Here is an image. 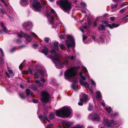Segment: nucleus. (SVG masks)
Instances as JSON below:
<instances>
[{
    "mask_svg": "<svg viewBox=\"0 0 128 128\" xmlns=\"http://www.w3.org/2000/svg\"><path fill=\"white\" fill-rule=\"evenodd\" d=\"M51 57L54 63L55 64L56 67L59 69L63 68L64 66L68 65L69 62V60H73L75 57L73 56H70L67 54H65L64 56V60L63 62H61L59 59L60 56L58 55H56L54 50H52L51 52Z\"/></svg>",
    "mask_w": 128,
    "mask_h": 128,
    "instance_id": "1",
    "label": "nucleus"
},
{
    "mask_svg": "<svg viewBox=\"0 0 128 128\" xmlns=\"http://www.w3.org/2000/svg\"><path fill=\"white\" fill-rule=\"evenodd\" d=\"M79 66H74L66 70L64 73L65 78L68 79L72 78L77 74L76 70L80 68Z\"/></svg>",
    "mask_w": 128,
    "mask_h": 128,
    "instance_id": "2",
    "label": "nucleus"
},
{
    "mask_svg": "<svg viewBox=\"0 0 128 128\" xmlns=\"http://www.w3.org/2000/svg\"><path fill=\"white\" fill-rule=\"evenodd\" d=\"M71 114V110L67 107H64L56 112V116L62 118L68 117Z\"/></svg>",
    "mask_w": 128,
    "mask_h": 128,
    "instance_id": "3",
    "label": "nucleus"
},
{
    "mask_svg": "<svg viewBox=\"0 0 128 128\" xmlns=\"http://www.w3.org/2000/svg\"><path fill=\"white\" fill-rule=\"evenodd\" d=\"M56 3L64 12L70 11L71 9V5L67 0H61L60 1H56Z\"/></svg>",
    "mask_w": 128,
    "mask_h": 128,
    "instance_id": "4",
    "label": "nucleus"
},
{
    "mask_svg": "<svg viewBox=\"0 0 128 128\" xmlns=\"http://www.w3.org/2000/svg\"><path fill=\"white\" fill-rule=\"evenodd\" d=\"M102 24H100L98 26V29L100 30H103L105 28V27L108 25V27L111 28H113L118 27L119 24H115L113 23L112 24H108L106 21H103L102 22Z\"/></svg>",
    "mask_w": 128,
    "mask_h": 128,
    "instance_id": "5",
    "label": "nucleus"
},
{
    "mask_svg": "<svg viewBox=\"0 0 128 128\" xmlns=\"http://www.w3.org/2000/svg\"><path fill=\"white\" fill-rule=\"evenodd\" d=\"M67 38L68 41H66V44L68 48L74 46L75 45V42L74 39L72 36L69 35H67Z\"/></svg>",
    "mask_w": 128,
    "mask_h": 128,
    "instance_id": "6",
    "label": "nucleus"
},
{
    "mask_svg": "<svg viewBox=\"0 0 128 128\" xmlns=\"http://www.w3.org/2000/svg\"><path fill=\"white\" fill-rule=\"evenodd\" d=\"M41 99L44 103L48 102L50 98V96L46 91H42L41 93Z\"/></svg>",
    "mask_w": 128,
    "mask_h": 128,
    "instance_id": "7",
    "label": "nucleus"
},
{
    "mask_svg": "<svg viewBox=\"0 0 128 128\" xmlns=\"http://www.w3.org/2000/svg\"><path fill=\"white\" fill-rule=\"evenodd\" d=\"M103 123L108 127H112L113 126L112 125L116 124L117 123V122L113 120H111L110 122L106 118H104Z\"/></svg>",
    "mask_w": 128,
    "mask_h": 128,
    "instance_id": "8",
    "label": "nucleus"
},
{
    "mask_svg": "<svg viewBox=\"0 0 128 128\" xmlns=\"http://www.w3.org/2000/svg\"><path fill=\"white\" fill-rule=\"evenodd\" d=\"M20 34H18V35L19 37L22 38L24 36L26 39V42L28 43L30 42L32 40V38L27 34L23 33L22 31H20Z\"/></svg>",
    "mask_w": 128,
    "mask_h": 128,
    "instance_id": "9",
    "label": "nucleus"
},
{
    "mask_svg": "<svg viewBox=\"0 0 128 128\" xmlns=\"http://www.w3.org/2000/svg\"><path fill=\"white\" fill-rule=\"evenodd\" d=\"M32 6L36 11H39L41 10L42 6L39 2L34 1L32 4Z\"/></svg>",
    "mask_w": 128,
    "mask_h": 128,
    "instance_id": "10",
    "label": "nucleus"
},
{
    "mask_svg": "<svg viewBox=\"0 0 128 128\" xmlns=\"http://www.w3.org/2000/svg\"><path fill=\"white\" fill-rule=\"evenodd\" d=\"M80 84L82 86H84L85 87H88V90L92 94L93 93L92 89V88H90L89 87V84H88L86 82H84L82 80H80Z\"/></svg>",
    "mask_w": 128,
    "mask_h": 128,
    "instance_id": "11",
    "label": "nucleus"
},
{
    "mask_svg": "<svg viewBox=\"0 0 128 128\" xmlns=\"http://www.w3.org/2000/svg\"><path fill=\"white\" fill-rule=\"evenodd\" d=\"M32 26V23L31 22L29 21L24 22L23 25V28L27 30L30 29L31 28Z\"/></svg>",
    "mask_w": 128,
    "mask_h": 128,
    "instance_id": "12",
    "label": "nucleus"
},
{
    "mask_svg": "<svg viewBox=\"0 0 128 128\" xmlns=\"http://www.w3.org/2000/svg\"><path fill=\"white\" fill-rule=\"evenodd\" d=\"M88 118L90 119L94 120L99 121L100 119L99 116L98 114H90Z\"/></svg>",
    "mask_w": 128,
    "mask_h": 128,
    "instance_id": "13",
    "label": "nucleus"
},
{
    "mask_svg": "<svg viewBox=\"0 0 128 128\" xmlns=\"http://www.w3.org/2000/svg\"><path fill=\"white\" fill-rule=\"evenodd\" d=\"M82 96H83L84 99L82 98H80V101L78 103V104L80 106H82L83 105V103L82 102L83 101H84L85 102H86L88 99V96L86 94H83Z\"/></svg>",
    "mask_w": 128,
    "mask_h": 128,
    "instance_id": "14",
    "label": "nucleus"
},
{
    "mask_svg": "<svg viewBox=\"0 0 128 128\" xmlns=\"http://www.w3.org/2000/svg\"><path fill=\"white\" fill-rule=\"evenodd\" d=\"M37 72L39 74H40L42 77L46 76V70L44 68H40L37 70Z\"/></svg>",
    "mask_w": 128,
    "mask_h": 128,
    "instance_id": "15",
    "label": "nucleus"
},
{
    "mask_svg": "<svg viewBox=\"0 0 128 128\" xmlns=\"http://www.w3.org/2000/svg\"><path fill=\"white\" fill-rule=\"evenodd\" d=\"M58 44V42H55L54 43L53 46H54V47L56 48H55V50H54L55 51V52L56 53V55H57L56 54V53L59 52V48H57ZM52 51V50L51 51V52H50V56H49V57H48L49 58H51V52Z\"/></svg>",
    "mask_w": 128,
    "mask_h": 128,
    "instance_id": "16",
    "label": "nucleus"
},
{
    "mask_svg": "<svg viewBox=\"0 0 128 128\" xmlns=\"http://www.w3.org/2000/svg\"><path fill=\"white\" fill-rule=\"evenodd\" d=\"M26 92L27 96H30V97H33L34 95L32 92L28 89L26 90Z\"/></svg>",
    "mask_w": 128,
    "mask_h": 128,
    "instance_id": "17",
    "label": "nucleus"
},
{
    "mask_svg": "<svg viewBox=\"0 0 128 128\" xmlns=\"http://www.w3.org/2000/svg\"><path fill=\"white\" fill-rule=\"evenodd\" d=\"M63 124L68 128H69L70 126L72 124V123L71 122L67 121L64 122Z\"/></svg>",
    "mask_w": 128,
    "mask_h": 128,
    "instance_id": "18",
    "label": "nucleus"
},
{
    "mask_svg": "<svg viewBox=\"0 0 128 128\" xmlns=\"http://www.w3.org/2000/svg\"><path fill=\"white\" fill-rule=\"evenodd\" d=\"M96 98L98 101H100L99 100L101 98L100 92L99 91L96 92Z\"/></svg>",
    "mask_w": 128,
    "mask_h": 128,
    "instance_id": "19",
    "label": "nucleus"
},
{
    "mask_svg": "<svg viewBox=\"0 0 128 128\" xmlns=\"http://www.w3.org/2000/svg\"><path fill=\"white\" fill-rule=\"evenodd\" d=\"M1 26L2 27L3 30L4 32L7 33L8 32L6 28L4 26V24L2 22H1Z\"/></svg>",
    "mask_w": 128,
    "mask_h": 128,
    "instance_id": "20",
    "label": "nucleus"
},
{
    "mask_svg": "<svg viewBox=\"0 0 128 128\" xmlns=\"http://www.w3.org/2000/svg\"><path fill=\"white\" fill-rule=\"evenodd\" d=\"M42 52L46 56L48 53V50L47 47L45 46L44 48L42 49Z\"/></svg>",
    "mask_w": 128,
    "mask_h": 128,
    "instance_id": "21",
    "label": "nucleus"
},
{
    "mask_svg": "<svg viewBox=\"0 0 128 128\" xmlns=\"http://www.w3.org/2000/svg\"><path fill=\"white\" fill-rule=\"evenodd\" d=\"M50 17L52 19V20H48V22H49L50 24H53L54 23V22H56L54 20V17L52 15H50Z\"/></svg>",
    "mask_w": 128,
    "mask_h": 128,
    "instance_id": "22",
    "label": "nucleus"
},
{
    "mask_svg": "<svg viewBox=\"0 0 128 128\" xmlns=\"http://www.w3.org/2000/svg\"><path fill=\"white\" fill-rule=\"evenodd\" d=\"M29 88H30L33 89L34 90H36L38 88L37 86L33 84L30 86Z\"/></svg>",
    "mask_w": 128,
    "mask_h": 128,
    "instance_id": "23",
    "label": "nucleus"
},
{
    "mask_svg": "<svg viewBox=\"0 0 128 128\" xmlns=\"http://www.w3.org/2000/svg\"><path fill=\"white\" fill-rule=\"evenodd\" d=\"M28 3L27 0H21L20 4L22 6H25Z\"/></svg>",
    "mask_w": 128,
    "mask_h": 128,
    "instance_id": "24",
    "label": "nucleus"
},
{
    "mask_svg": "<svg viewBox=\"0 0 128 128\" xmlns=\"http://www.w3.org/2000/svg\"><path fill=\"white\" fill-rule=\"evenodd\" d=\"M86 28L87 26H82L80 27V29L82 32L84 33V30L86 29Z\"/></svg>",
    "mask_w": 128,
    "mask_h": 128,
    "instance_id": "25",
    "label": "nucleus"
},
{
    "mask_svg": "<svg viewBox=\"0 0 128 128\" xmlns=\"http://www.w3.org/2000/svg\"><path fill=\"white\" fill-rule=\"evenodd\" d=\"M79 76L81 78L84 80H85L86 79V76H83V73L82 72H80L79 74Z\"/></svg>",
    "mask_w": 128,
    "mask_h": 128,
    "instance_id": "26",
    "label": "nucleus"
},
{
    "mask_svg": "<svg viewBox=\"0 0 128 128\" xmlns=\"http://www.w3.org/2000/svg\"><path fill=\"white\" fill-rule=\"evenodd\" d=\"M84 128V126L82 125L78 124L76 126L70 128Z\"/></svg>",
    "mask_w": 128,
    "mask_h": 128,
    "instance_id": "27",
    "label": "nucleus"
},
{
    "mask_svg": "<svg viewBox=\"0 0 128 128\" xmlns=\"http://www.w3.org/2000/svg\"><path fill=\"white\" fill-rule=\"evenodd\" d=\"M104 108L108 113H110L111 111V108L110 106L105 107Z\"/></svg>",
    "mask_w": 128,
    "mask_h": 128,
    "instance_id": "28",
    "label": "nucleus"
},
{
    "mask_svg": "<svg viewBox=\"0 0 128 128\" xmlns=\"http://www.w3.org/2000/svg\"><path fill=\"white\" fill-rule=\"evenodd\" d=\"M78 82V80H76V81L75 82V83L74 82L72 83V88L74 90H75L76 89V85L75 84H77Z\"/></svg>",
    "mask_w": 128,
    "mask_h": 128,
    "instance_id": "29",
    "label": "nucleus"
},
{
    "mask_svg": "<svg viewBox=\"0 0 128 128\" xmlns=\"http://www.w3.org/2000/svg\"><path fill=\"white\" fill-rule=\"evenodd\" d=\"M99 39L100 40L99 41V42H102V44H104V43L105 42L104 38L103 36L100 37L99 38Z\"/></svg>",
    "mask_w": 128,
    "mask_h": 128,
    "instance_id": "30",
    "label": "nucleus"
},
{
    "mask_svg": "<svg viewBox=\"0 0 128 128\" xmlns=\"http://www.w3.org/2000/svg\"><path fill=\"white\" fill-rule=\"evenodd\" d=\"M87 38V37L86 36H85L84 35H83V42L87 44L88 43H89L90 42L89 41L86 42V41H85V40Z\"/></svg>",
    "mask_w": 128,
    "mask_h": 128,
    "instance_id": "31",
    "label": "nucleus"
},
{
    "mask_svg": "<svg viewBox=\"0 0 128 128\" xmlns=\"http://www.w3.org/2000/svg\"><path fill=\"white\" fill-rule=\"evenodd\" d=\"M7 68L8 69V72L10 74H12L13 75L14 74V73H13L12 70L9 67H8Z\"/></svg>",
    "mask_w": 128,
    "mask_h": 128,
    "instance_id": "32",
    "label": "nucleus"
},
{
    "mask_svg": "<svg viewBox=\"0 0 128 128\" xmlns=\"http://www.w3.org/2000/svg\"><path fill=\"white\" fill-rule=\"evenodd\" d=\"M50 12L52 14L54 15L55 16H57V15L55 11L53 9H52L51 10Z\"/></svg>",
    "mask_w": 128,
    "mask_h": 128,
    "instance_id": "33",
    "label": "nucleus"
},
{
    "mask_svg": "<svg viewBox=\"0 0 128 128\" xmlns=\"http://www.w3.org/2000/svg\"><path fill=\"white\" fill-rule=\"evenodd\" d=\"M43 121L45 123V120H46L48 121V122H49L50 121L47 118V117L46 116H44V118H43Z\"/></svg>",
    "mask_w": 128,
    "mask_h": 128,
    "instance_id": "34",
    "label": "nucleus"
},
{
    "mask_svg": "<svg viewBox=\"0 0 128 128\" xmlns=\"http://www.w3.org/2000/svg\"><path fill=\"white\" fill-rule=\"evenodd\" d=\"M90 38V40L88 41L90 42H90L92 40L93 41H95V37L93 36H91Z\"/></svg>",
    "mask_w": 128,
    "mask_h": 128,
    "instance_id": "35",
    "label": "nucleus"
},
{
    "mask_svg": "<svg viewBox=\"0 0 128 128\" xmlns=\"http://www.w3.org/2000/svg\"><path fill=\"white\" fill-rule=\"evenodd\" d=\"M59 46L60 48L62 50H64L65 48V47L64 44H60Z\"/></svg>",
    "mask_w": 128,
    "mask_h": 128,
    "instance_id": "36",
    "label": "nucleus"
},
{
    "mask_svg": "<svg viewBox=\"0 0 128 128\" xmlns=\"http://www.w3.org/2000/svg\"><path fill=\"white\" fill-rule=\"evenodd\" d=\"M49 118L51 119H53L54 118V114L53 113H51L49 116Z\"/></svg>",
    "mask_w": 128,
    "mask_h": 128,
    "instance_id": "37",
    "label": "nucleus"
},
{
    "mask_svg": "<svg viewBox=\"0 0 128 128\" xmlns=\"http://www.w3.org/2000/svg\"><path fill=\"white\" fill-rule=\"evenodd\" d=\"M91 83L92 85L94 86V87H96V83L92 79H90Z\"/></svg>",
    "mask_w": 128,
    "mask_h": 128,
    "instance_id": "38",
    "label": "nucleus"
},
{
    "mask_svg": "<svg viewBox=\"0 0 128 128\" xmlns=\"http://www.w3.org/2000/svg\"><path fill=\"white\" fill-rule=\"evenodd\" d=\"M118 115V113L116 112H114L112 114V116L113 117H114L117 116Z\"/></svg>",
    "mask_w": 128,
    "mask_h": 128,
    "instance_id": "39",
    "label": "nucleus"
},
{
    "mask_svg": "<svg viewBox=\"0 0 128 128\" xmlns=\"http://www.w3.org/2000/svg\"><path fill=\"white\" fill-rule=\"evenodd\" d=\"M88 110L90 111H91L92 110V105H89L88 108Z\"/></svg>",
    "mask_w": 128,
    "mask_h": 128,
    "instance_id": "40",
    "label": "nucleus"
},
{
    "mask_svg": "<svg viewBox=\"0 0 128 128\" xmlns=\"http://www.w3.org/2000/svg\"><path fill=\"white\" fill-rule=\"evenodd\" d=\"M19 95L22 98H25V96L23 94H19Z\"/></svg>",
    "mask_w": 128,
    "mask_h": 128,
    "instance_id": "41",
    "label": "nucleus"
},
{
    "mask_svg": "<svg viewBox=\"0 0 128 128\" xmlns=\"http://www.w3.org/2000/svg\"><path fill=\"white\" fill-rule=\"evenodd\" d=\"M118 5L117 4H111V6L112 8H116L117 6Z\"/></svg>",
    "mask_w": 128,
    "mask_h": 128,
    "instance_id": "42",
    "label": "nucleus"
},
{
    "mask_svg": "<svg viewBox=\"0 0 128 128\" xmlns=\"http://www.w3.org/2000/svg\"><path fill=\"white\" fill-rule=\"evenodd\" d=\"M33 74L36 78H38L39 77V75L38 74L35 72Z\"/></svg>",
    "mask_w": 128,
    "mask_h": 128,
    "instance_id": "43",
    "label": "nucleus"
},
{
    "mask_svg": "<svg viewBox=\"0 0 128 128\" xmlns=\"http://www.w3.org/2000/svg\"><path fill=\"white\" fill-rule=\"evenodd\" d=\"M81 68L82 69L84 70V71L86 72H88V71L86 68L84 66H82Z\"/></svg>",
    "mask_w": 128,
    "mask_h": 128,
    "instance_id": "44",
    "label": "nucleus"
},
{
    "mask_svg": "<svg viewBox=\"0 0 128 128\" xmlns=\"http://www.w3.org/2000/svg\"><path fill=\"white\" fill-rule=\"evenodd\" d=\"M80 5L83 8H84L86 7V4L83 2H82L80 4Z\"/></svg>",
    "mask_w": 128,
    "mask_h": 128,
    "instance_id": "45",
    "label": "nucleus"
},
{
    "mask_svg": "<svg viewBox=\"0 0 128 128\" xmlns=\"http://www.w3.org/2000/svg\"><path fill=\"white\" fill-rule=\"evenodd\" d=\"M30 34L32 35V36L34 37H36L37 36L33 32H30Z\"/></svg>",
    "mask_w": 128,
    "mask_h": 128,
    "instance_id": "46",
    "label": "nucleus"
},
{
    "mask_svg": "<svg viewBox=\"0 0 128 128\" xmlns=\"http://www.w3.org/2000/svg\"><path fill=\"white\" fill-rule=\"evenodd\" d=\"M1 12L3 14H6V11L0 8V9Z\"/></svg>",
    "mask_w": 128,
    "mask_h": 128,
    "instance_id": "47",
    "label": "nucleus"
},
{
    "mask_svg": "<svg viewBox=\"0 0 128 128\" xmlns=\"http://www.w3.org/2000/svg\"><path fill=\"white\" fill-rule=\"evenodd\" d=\"M32 101L34 103H37L38 102V100L35 99H32Z\"/></svg>",
    "mask_w": 128,
    "mask_h": 128,
    "instance_id": "48",
    "label": "nucleus"
},
{
    "mask_svg": "<svg viewBox=\"0 0 128 128\" xmlns=\"http://www.w3.org/2000/svg\"><path fill=\"white\" fill-rule=\"evenodd\" d=\"M44 84L43 83H39L38 84V87H40L43 86H44Z\"/></svg>",
    "mask_w": 128,
    "mask_h": 128,
    "instance_id": "49",
    "label": "nucleus"
},
{
    "mask_svg": "<svg viewBox=\"0 0 128 128\" xmlns=\"http://www.w3.org/2000/svg\"><path fill=\"white\" fill-rule=\"evenodd\" d=\"M49 40V38H44L45 41L46 42H48Z\"/></svg>",
    "mask_w": 128,
    "mask_h": 128,
    "instance_id": "50",
    "label": "nucleus"
},
{
    "mask_svg": "<svg viewBox=\"0 0 128 128\" xmlns=\"http://www.w3.org/2000/svg\"><path fill=\"white\" fill-rule=\"evenodd\" d=\"M101 104L103 107L105 106V103L104 101H102Z\"/></svg>",
    "mask_w": 128,
    "mask_h": 128,
    "instance_id": "51",
    "label": "nucleus"
},
{
    "mask_svg": "<svg viewBox=\"0 0 128 128\" xmlns=\"http://www.w3.org/2000/svg\"><path fill=\"white\" fill-rule=\"evenodd\" d=\"M32 46L34 48H36L38 46V45L36 44H34Z\"/></svg>",
    "mask_w": 128,
    "mask_h": 128,
    "instance_id": "52",
    "label": "nucleus"
},
{
    "mask_svg": "<svg viewBox=\"0 0 128 128\" xmlns=\"http://www.w3.org/2000/svg\"><path fill=\"white\" fill-rule=\"evenodd\" d=\"M5 74H6V76L8 78H9L10 77V76L9 74L7 72H6Z\"/></svg>",
    "mask_w": 128,
    "mask_h": 128,
    "instance_id": "53",
    "label": "nucleus"
},
{
    "mask_svg": "<svg viewBox=\"0 0 128 128\" xmlns=\"http://www.w3.org/2000/svg\"><path fill=\"white\" fill-rule=\"evenodd\" d=\"M40 80L41 81H42L44 83L46 82V80L45 79H44L43 78H40Z\"/></svg>",
    "mask_w": 128,
    "mask_h": 128,
    "instance_id": "54",
    "label": "nucleus"
},
{
    "mask_svg": "<svg viewBox=\"0 0 128 128\" xmlns=\"http://www.w3.org/2000/svg\"><path fill=\"white\" fill-rule=\"evenodd\" d=\"M59 37L61 39H62L64 38V36L62 34H61L60 36Z\"/></svg>",
    "mask_w": 128,
    "mask_h": 128,
    "instance_id": "55",
    "label": "nucleus"
},
{
    "mask_svg": "<svg viewBox=\"0 0 128 128\" xmlns=\"http://www.w3.org/2000/svg\"><path fill=\"white\" fill-rule=\"evenodd\" d=\"M115 19V18L114 17H112L110 18V19L111 21H114Z\"/></svg>",
    "mask_w": 128,
    "mask_h": 128,
    "instance_id": "56",
    "label": "nucleus"
},
{
    "mask_svg": "<svg viewBox=\"0 0 128 128\" xmlns=\"http://www.w3.org/2000/svg\"><path fill=\"white\" fill-rule=\"evenodd\" d=\"M125 10V8H124L122 9L120 11V12L121 13H122Z\"/></svg>",
    "mask_w": 128,
    "mask_h": 128,
    "instance_id": "57",
    "label": "nucleus"
},
{
    "mask_svg": "<svg viewBox=\"0 0 128 128\" xmlns=\"http://www.w3.org/2000/svg\"><path fill=\"white\" fill-rule=\"evenodd\" d=\"M19 68L20 69V70H22V64H21L19 66Z\"/></svg>",
    "mask_w": 128,
    "mask_h": 128,
    "instance_id": "58",
    "label": "nucleus"
},
{
    "mask_svg": "<svg viewBox=\"0 0 128 128\" xmlns=\"http://www.w3.org/2000/svg\"><path fill=\"white\" fill-rule=\"evenodd\" d=\"M38 118H39L40 120L43 119V116H38Z\"/></svg>",
    "mask_w": 128,
    "mask_h": 128,
    "instance_id": "59",
    "label": "nucleus"
},
{
    "mask_svg": "<svg viewBox=\"0 0 128 128\" xmlns=\"http://www.w3.org/2000/svg\"><path fill=\"white\" fill-rule=\"evenodd\" d=\"M28 72H29L31 74H32V71L30 69H28Z\"/></svg>",
    "mask_w": 128,
    "mask_h": 128,
    "instance_id": "60",
    "label": "nucleus"
},
{
    "mask_svg": "<svg viewBox=\"0 0 128 128\" xmlns=\"http://www.w3.org/2000/svg\"><path fill=\"white\" fill-rule=\"evenodd\" d=\"M108 14H104V17H108Z\"/></svg>",
    "mask_w": 128,
    "mask_h": 128,
    "instance_id": "61",
    "label": "nucleus"
},
{
    "mask_svg": "<svg viewBox=\"0 0 128 128\" xmlns=\"http://www.w3.org/2000/svg\"><path fill=\"white\" fill-rule=\"evenodd\" d=\"M0 61L2 64L4 63V60L2 58L0 59Z\"/></svg>",
    "mask_w": 128,
    "mask_h": 128,
    "instance_id": "62",
    "label": "nucleus"
},
{
    "mask_svg": "<svg viewBox=\"0 0 128 128\" xmlns=\"http://www.w3.org/2000/svg\"><path fill=\"white\" fill-rule=\"evenodd\" d=\"M40 82V81L38 80H36L35 81V82L36 83H39Z\"/></svg>",
    "mask_w": 128,
    "mask_h": 128,
    "instance_id": "63",
    "label": "nucleus"
},
{
    "mask_svg": "<svg viewBox=\"0 0 128 128\" xmlns=\"http://www.w3.org/2000/svg\"><path fill=\"white\" fill-rule=\"evenodd\" d=\"M42 4L43 5H45V3L43 1L41 2Z\"/></svg>",
    "mask_w": 128,
    "mask_h": 128,
    "instance_id": "64",
    "label": "nucleus"
}]
</instances>
